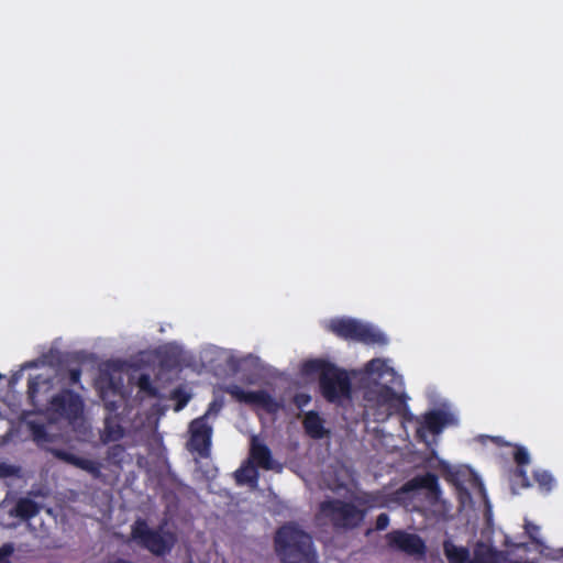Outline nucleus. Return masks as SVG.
Wrapping results in <instances>:
<instances>
[{
    "mask_svg": "<svg viewBox=\"0 0 563 563\" xmlns=\"http://www.w3.org/2000/svg\"><path fill=\"white\" fill-rule=\"evenodd\" d=\"M106 439L103 441H117L123 435V429L121 426L117 424L115 427L111 426L110 418H106Z\"/></svg>",
    "mask_w": 563,
    "mask_h": 563,
    "instance_id": "23",
    "label": "nucleus"
},
{
    "mask_svg": "<svg viewBox=\"0 0 563 563\" xmlns=\"http://www.w3.org/2000/svg\"><path fill=\"white\" fill-rule=\"evenodd\" d=\"M274 548L282 563H313L316 561L311 537L292 523L277 529Z\"/></svg>",
    "mask_w": 563,
    "mask_h": 563,
    "instance_id": "2",
    "label": "nucleus"
},
{
    "mask_svg": "<svg viewBox=\"0 0 563 563\" xmlns=\"http://www.w3.org/2000/svg\"><path fill=\"white\" fill-rule=\"evenodd\" d=\"M126 455V450L122 444H113L107 450L106 460L109 464L121 467Z\"/></svg>",
    "mask_w": 563,
    "mask_h": 563,
    "instance_id": "20",
    "label": "nucleus"
},
{
    "mask_svg": "<svg viewBox=\"0 0 563 563\" xmlns=\"http://www.w3.org/2000/svg\"><path fill=\"white\" fill-rule=\"evenodd\" d=\"M42 386L49 389L52 387V378L44 377L43 375H36L34 377H30L27 380V399L34 408H37V395Z\"/></svg>",
    "mask_w": 563,
    "mask_h": 563,
    "instance_id": "17",
    "label": "nucleus"
},
{
    "mask_svg": "<svg viewBox=\"0 0 563 563\" xmlns=\"http://www.w3.org/2000/svg\"><path fill=\"white\" fill-rule=\"evenodd\" d=\"M137 387L141 391L145 393L150 397L157 398L159 397L158 389L152 384L151 377L148 374H141L137 378Z\"/></svg>",
    "mask_w": 563,
    "mask_h": 563,
    "instance_id": "22",
    "label": "nucleus"
},
{
    "mask_svg": "<svg viewBox=\"0 0 563 563\" xmlns=\"http://www.w3.org/2000/svg\"><path fill=\"white\" fill-rule=\"evenodd\" d=\"M302 427L306 434L314 440L323 439L329 433L324 427V419L314 410L305 413Z\"/></svg>",
    "mask_w": 563,
    "mask_h": 563,
    "instance_id": "14",
    "label": "nucleus"
},
{
    "mask_svg": "<svg viewBox=\"0 0 563 563\" xmlns=\"http://www.w3.org/2000/svg\"><path fill=\"white\" fill-rule=\"evenodd\" d=\"M63 456L66 461L70 462L73 465L88 472L93 477L100 476V465L89 459L79 457L69 453H63Z\"/></svg>",
    "mask_w": 563,
    "mask_h": 563,
    "instance_id": "19",
    "label": "nucleus"
},
{
    "mask_svg": "<svg viewBox=\"0 0 563 563\" xmlns=\"http://www.w3.org/2000/svg\"><path fill=\"white\" fill-rule=\"evenodd\" d=\"M534 479L539 484L540 488L547 492L551 490L554 484L553 476L545 471L536 472Z\"/></svg>",
    "mask_w": 563,
    "mask_h": 563,
    "instance_id": "25",
    "label": "nucleus"
},
{
    "mask_svg": "<svg viewBox=\"0 0 563 563\" xmlns=\"http://www.w3.org/2000/svg\"><path fill=\"white\" fill-rule=\"evenodd\" d=\"M389 525V516L385 512H382L377 516L375 522V529L378 531L385 530Z\"/></svg>",
    "mask_w": 563,
    "mask_h": 563,
    "instance_id": "29",
    "label": "nucleus"
},
{
    "mask_svg": "<svg viewBox=\"0 0 563 563\" xmlns=\"http://www.w3.org/2000/svg\"><path fill=\"white\" fill-rule=\"evenodd\" d=\"M84 410V401L79 394L64 388L54 395L46 407L52 419L77 420Z\"/></svg>",
    "mask_w": 563,
    "mask_h": 563,
    "instance_id": "7",
    "label": "nucleus"
},
{
    "mask_svg": "<svg viewBox=\"0 0 563 563\" xmlns=\"http://www.w3.org/2000/svg\"><path fill=\"white\" fill-rule=\"evenodd\" d=\"M81 369L79 367L70 368L68 371V383L70 385H78L80 383Z\"/></svg>",
    "mask_w": 563,
    "mask_h": 563,
    "instance_id": "31",
    "label": "nucleus"
},
{
    "mask_svg": "<svg viewBox=\"0 0 563 563\" xmlns=\"http://www.w3.org/2000/svg\"><path fill=\"white\" fill-rule=\"evenodd\" d=\"M188 432L187 450L197 453L201 459H208L211 454L213 434V429L208 422V412L191 420Z\"/></svg>",
    "mask_w": 563,
    "mask_h": 563,
    "instance_id": "8",
    "label": "nucleus"
},
{
    "mask_svg": "<svg viewBox=\"0 0 563 563\" xmlns=\"http://www.w3.org/2000/svg\"><path fill=\"white\" fill-rule=\"evenodd\" d=\"M131 537L137 544L157 556L169 553L175 542L172 533L151 529L144 519H137L133 523Z\"/></svg>",
    "mask_w": 563,
    "mask_h": 563,
    "instance_id": "6",
    "label": "nucleus"
},
{
    "mask_svg": "<svg viewBox=\"0 0 563 563\" xmlns=\"http://www.w3.org/2000/svg\"><path fill=\"white\" fill-rule=\"evenodd\" d=\"M461 495H462V496H466L467 498H471V495H470L468 490H467V489H465V488H462V489H461Z\"/></svg>",
    "mask_w": 563,
    "mask_h": 563,
    "instance_id": "35",
    "label": "nucleus"
},
{
    "mask_svg": "<svg viewBox=\"0 0 563 563\" xmlns=\"http://www.w3.org/2000/svg\"><path fill=\"white\" fill-rule=\"evenodd\" d=\"M358 504L343 500L340 498H331L324 500L319 506V514L328 520L335 530H353L358 528L365 520L369 506L367 500L356 498Z\"/></svg>",
    "mask_w": 563,
    "mask_h": 563,
    "instance_id": "3",
    "label": "nucleus"
},
{
    "mask_svg": "<svg viewBox=\"0 0 563 563\" xmlns=\"http://www.w3.org/2000/svg\"><path fill=\"white\" fill-rule=\"evenodd\" d=\"M386 541L389 548L399 550L409 555L423 556L427 551L424 541L415 533H408L404 530H393L386 534Z\"/></svg>",
    "mask_w": 563,
    "mask_h": 563,
    "instance_id": "10",
    "label": "nucleus"
},
{
    "mask_svg": "<svg viewBox=\"0 0 563 563\" xmlns=\"http://www.w3.org/2000/svg\"><path fill=\"white\" fill-rule=\"evenodd\" d=\"M302 372L307 376L318 375L320 394L327 402L340 406L351 400L352 380L345 369L327 360L314 358L303 363Z\"/></svg>",
    "mask_w": 563,
    "mask_h": 563,
    "instance_id": "1",
    "label": "nucleus"
},
{
    "mask_svg": "<svg viewBox=\"0 0 563 563\" xmlns=\"http://www.w3.org/2000/svg\"><path fill=\"white\" fill-rule=\"evenodd\" d=\"M217 411H218V409H216V402H212V404H210V406L206 412H208V416H209L210 413L217 412Z\"/></svg>",
    "mask_w": 563,
    "mask_h": 563,
    "instance_id": "34",
    "label": "nucleus"
},
{
    "mask_svg": "<svg viewBox=\"0 0 563 563\" xmlns=\"http://www.w3.org/2000/svg\"><path fill=\"white\" fill-rule=\"evenodd\" d=\"M2 378V375L0 374V379Z\"/></svg>",
    "mask_w": 563,
    "mask_h": 563,
    "instance_id": "38",
    "label": "nucleus"
},
{
    "mask_svg": "<svg viewBox=\"0 0 563 563\" xmlns=\"http://www.w3.org/2000/svg\"><path fill=\"white\" fill-rule=\"evenodd\" d=\"M410 487L427 489L432 494L440 493L439 478L434 473H426L409 482Z\"/></svg>",
    "mask_w": 563,
    "mask_h": 563,
    "instance_id": "18",
    "label": "nucleus"
},
{
    "mask_svg": "<svg viewBox=\"0 0 563 563\" xmlns=\"http://www.w3.org/2000/svg\"><path fill=\"white\" fill-rule=\"evenodd\" d=\"M514 460L518 466L527 465L530 461L528 451L522 446H517L514 452Z\"/></svg>",
    "mask_w": 563,
    "mask_h": 563,
    "instance_id": "27",
    "label": "nucleus"
},
{
    "mask_svg": "<svg viewBox=\"0 0 563 563\" xmlns=\"http://www.w3.org/2000/svg\"><path fill=\"white\" fill-rule=\"evenodd\" d=\"M473 482H474V485L478 488L479 494L484 497V499H486L487 498L486 490H485L484 484L482 483L479 477L474 475Z\"/></svg>",
    "mask_w": 563,
    "mask_h": 563,
    "instance_id": "33",
    "label": "nucleus"
},
{
    "mask_svg": "<svg viewBox=\"0 0 563 563\" xmlns=\"http://www.w3.org/2000/svg\"><path fill=\"white\" fill-rule=\"evenodd\" d=\"M364 372L376 380L386 379L387 383L391 385H398L401 383V377L383 358H373L368 361L364 366Z\"/></svg>",
    "mask_w": 563,
    "mask_h": 563,
    "instance_id": "12",
    "label": "nucleus"
},
{
    "mask_svg": "<svg viewBox=\"0 0 563 563\" xmlns=\"http://www.w3.org/2000/svg\"><path fill=\"white\" fill-rule=\"evenodd\" d=\"M250 455L257 466L264 470L273 468V456L269 448L264 443L257 442L255 438L252 440Z\"/></svg>",
    "mask_w": 563,
    "mask_h": 563,
    "instance_id": "15",
    "label": "nucleus"
},
{
    "mask_svg": "<svg viewBox=\"0 0 563 563\" xmlns=\"http://www.w3.org/2000/svg\"><path fill=\"white\" fill-rule=\"evenodd\" d=\"M258 474L255 468L250 466H242L235 472V479L238 484H256Z\"/></svg>",
    "mask_w": 563,
    "mask_h": 563,
    "instance_id": "21",
    "label": "nucleus"
},
{
    "mask_svg": "<svg viewBox=\"0 0 563 563\" xmlns=\"http://www.w3.org/2000/svg\"><path fill=\"white\" fill-rule=\"evenodd\" d=\"M41 510L40 505L29 497H21L13 509V514L22 520L34 518Z\"/></svg>",
    "mask_w": 563,
    "mask_h": 563,
    "instance_id": "16",
    "label": "nucleus"
},
{
    "mask_svg": "<svg viewBox=\"0 0 563 563\" xmlns=\"http://www.w3.org/2000/svg\"><path fill=\"white\" fill-rule=\"evenodd\" d=\"M406 394H398L387 384H376L363 394L365 416L374 422H385L406 407Z\"/></svg>",
    "mask_w": 563,
    "mask_h": 563,
    "instance_id": "4",
    "label": "nucleus"
},
{
    "mask_svg": "<svg viewBox=\"0 0 563 563\" xmlns=\"http://www.w3.org/2000/svg\"><path fill=\"white\" fill-rule=\"evenodd\" d=\"M100 397L104 404V408L109 412H115L123 398V385L117 384L113 377H109L107 385L100 387Z\"/></svg>",
    "mask_w": 563,
    "mask_h": 563,
    "instance_id": "13",
    "label": "nucleus"
},
{
    "mask_svg": "<svg viewBox=\"0 0 563 563\" xmlns=\"http://www.w3.org/2000/svg\"><path fill=\"white\" fill-rule=\"evenodd\" d=\"M451 415L441 409H433L427 411L421 417V422L417 427L416 437L421 440H427L426 431L432 434H440L444 427L449 423Z\"/></svg>",
    "mask_w": 563,
    "mask_h": 563,
    "instance_id": "11",
    "label": "nucleus"
},
{
    "mask_svg": "<svg viewBox=\"0 0 563 563\" xmlns=\"http://www.w3.org/2000/svg\"><path fill=\"white\" fill-rule=\"evenodd\" d=\"M522 562H523V563H528V561H522ZM529 563H531V562H529Z\"/></svg>",
    "mask_w": 563,
    "mask_h": 563,
    "instance_id": "37",
    "label": "nucleus"
},
{
    "mask_svg": "<svg viewBox=\"0 0 563 563\" xmlns=\"http://www.w3.org/2000/svg\"><path fill=\"white\" fill-rule=\"evenodd\" d=\"M170 397L176 400L175 411L184 409L190 400V396L181 388L174 389Z\"/></svg>",
    "mask_w": 563,
    "mask_h": 563,
    "instance_id": "24",
    "label": "nucleus"
},
{
    "mask_svg": "<svg viewBox=\"0 0 563 563\" xmlns=\"http://www.w3.org/2000/svg\"><path fill=\"white\" fill-rule=\"evenodd\" d=\"M13 553L12 544H3L0 547V563H9V558Z\"/></svg>",
    "mask_w": 563,
    "mask_h": 563,
    "instance_id": "30",
    "label": "nucleus"
},
{
    "mask_svg": "<svg viewBox=\"0 0 563 563\" xmlns=\"http://www.w3.org/2000/svg\"><path fill=\"white\" fill-rule=\"evenodd\" d=\"M328 329L338 338L356 341L364 344H379L387 343V338L384 333L375 330L368 324L352 318H334L331 319Z\"/></svg>",
    "mask_w": 563,
    "mask_h": 563,
    "instance_id": "5",
    "label": "nucleus"
},
{
    "mask_svg": "<svg viewBox=\"0 0 563 563\" xmlns=\"http://www.w3.org/2000/svg\"><path fill=\"white\" fill-rule=\"evenodd\" d=\"M225 393L236 401L258 406L269 415H276L283 408V404L266 390H244L239 385L232 384L225 387Z\"/></svg>",
    "mask_w": 563,
    "mask_h": 563,
    "instance_id": "9",
    "label": "nucleus"
},
{
    "mask_svg": "<svg viewBox=\"0 0 563 563\" xmlns=\"http://www.w3.org/2000/svg\"><path fill=\"white\" fill-rule=\"evenodd\" d=\"M294 404L297 408L301 409L311 401V396L306 393H297L292 398Z\"/></svg>",
    "mask_w": 563,
    "mask_h": 563,
    "instance_id": "28",
    "label": "nucleus"
},
{
    "mask_svg": "<svg viewBox=\"0 0 563 563\" xmlns=\"http://www.w3.org/2000/svg\"><path fill=\"white\" fill-rule=\"evenodd\" d=\"M400 413L404 416V419L407 420V421H416L419 424L421 422V418L413 416L410 412V410H409L407 405H406V407L404 409L400 410Z\"/></svg>",
    "mask_w": 563,
    "mask_h": 563,
    "instance_id": "32",
    "label": "nucleus"
},
{
    "mask_svg": "<svg viewBox=\"0 0 563 563\" xmlns=\"http://www.w3.org/2000/svg\"><path fill=\"white\" fill-rule=\"evenodd\" d=\"M114 563H132V562L124 560V559H118Z\"/></svg>",
    "mask_w": 563,
    "mask_h": 563,
    "instance_id": "36",
    "label": "nucleus"
},
{
    "mask_svg": "<svg viewBox=\"0 0 563 563\" xmlns=\"http://www.w3.org/2000/svg\"><path fill=\"white\" fill-rule=\"evenodd\" d=\"M525 532L529 537V539L531 540V542L533 544H536V545H541L542 544V541L539 538V533H540V527L539 526H537L533 522L526 521V523H525Z\"/></svg>",
    "mask_w": 563,
    "mask_h": 563,
    "instance_id": "26",
    "label": "nucleus"
}]
</instances>
